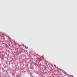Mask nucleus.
<instances>
[{"label": "nucleus", "instance_id": "f257e3e1", "mask_svg": "<svg viewBox=\"0 0 77 77\" xmlns=\"http://www.w3.org/2000/svg\"><path fill=\"white\" fill-rule=\"evenodd\" d=\"M66 74H65V73H64V75H66Z\"/></svg>", "mask_w": 77, "mask_h": 77}, {"label": "nucleus", "instance_id": "f03ea898", "mask_svg": "<svg viewBox=\"0 0 77 77\" xmlns=\"http://www.w3.org/2000/svg\"><path fill=\"white\" fill-rule=\"evenodd\" d=\"M43 60H44V58H43Z\"/></svg>", "mask_w": 77, "mask_h": 77}]
</instances>
